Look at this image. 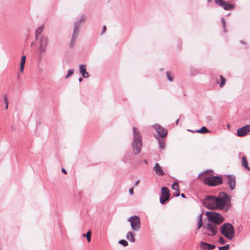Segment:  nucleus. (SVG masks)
Masks as SVG:
<instances>
[{
    "label": "nucleus",
    "instance_id": "nucleus-1",
    "mask_svg": "<svg viewBox=\"0 0 250 250\" xmlns=\"http://www.w3.org/2000/svg\"><path fill=\"white\" fill-rule=\"evenodd\" d=\"M231 196L225 192H221L218 196L207 195L204 198L203 204L210 209H221L228 211L231 207Z\"/></svg>",
    "mask_w": 250,
    "mask_h": 250
},
{
    "label": "nucleus",
    "instance_id": "nucleus-2",
    "mask_svg": "<svg viewBox=\"0 0 250 250\" xmlns=\"http://www.w3.org/2000/svg\"><path fill=\"white\" fill-rule=\"evenodd\" d=\"M133 140L132 147L135 155L139 154L141 150L142 138L141 133L135 127H133Z\"/></svg>",
    "mask_w": 250,
    "mask_h": 250
},
{
    "label": "nucleus",
    "instance_id": "nucleus-3",
    "mask_svg": "<svg viewBox=\"0 0 250 250\" xmlns=\"http://www.w3.org/2000/svg\"><path fill=\"white\" fill-rule=\"evenodd\" d=\"M220 231L226 238L229 240L232 239L234 237V227L229 223H226L223 225L220 228Z\"/></svg>",
    "mask_w": 250,
    "mask_h": 250
},
{
    "label": "nucleus",
    "instance_id": "nucleus-4",
    "mask_svg": "<svg viewBox=\"0 0 250 250\" xmlns=\"http://www.w3.org/2000/svg\"><path fill=\"white\" fill-rule=\"evenodd\" d=\"M85 17L84 15H82L81 17L79 19V21H76L74 22V27L72 37L71 40L70 41L69 46L70 47H72L75 42L77 40V39L79 36V32H80V23L83 22L85 21Z\"/></svg>",
    "mask_w": 250,
    "mask_h": 250
},
{
    "label": "nucleus",
    "instance_id": "nucleus-5",
    "mask_svg": "<svg viewBox=\"0 0 250 250\" xmlns=\"http://www.w3.org/2000/svg\"><path fill=\"white\" fill-rule=\"evenodd\" d=\"M206 215L208 216L209 221L217 225L221 224L224 220L221 214L215 212L207 211Z\"/></svg>",
    "mask_w": 250,
    "mask_h": 250
},
{
    "label": "nucleus",
    "instance_id": "nucleus-6",
    "mask_svg": "<svg viewBox=\"0 0 250 250\" xmlns=\"http://www.w3.org/2000/svg\"><path fill=\"white\" fill-rule=\"evenodd\" d=\"M39 45L38 50L39 52V57L41 58L42 55L46 52L49 43V39L47 37L42 35L39 39Z\"/></svg>",
    "mask_w": 250,
    "mask_h": 250
},
{
    "label": "nucleus",
    "instance_id": "nucleus-7",
    "mask_svg": "<svg viewBox=\"0 0 250 250\" xmlns=\"http://www.w3.org/2000/svg\"><path fill=\"white\" fill-rule=\"evenodd\" d=\"M204 182L205 184L210 186H216L221 184L223 180L221 176L210 175L204 178Z\"/></svg>",
    "mask_w": 250,
    "mask_h": 250
},
{
    "label": "nucleus",
    "instance_id": "nucleus-8",
    "mask_svg": "<svg viewBox=\"0 0 250 250\" xmlns=\"http://www.w3.org/2000/svg\"><path fill=\"white\" fill-rule=\"evenodd\" d=\"M131 229L134 231H138L140 228V218L138 215H132L128 218Z\"/></svg>",
    "mask_w": 250,
    "mask_h": 250
},
{
    "label": "nucleus",
    "instance_id": "nucleus-9",
    "mask_svg": "<svg viewBox=\"0 0 250 250\" xmlns=\"http://www.w3.org/2000/svg\"><path fill=\"white\" fill-rule=\"evenodd\" d=\"M169 189L167 187H162L161 188V195L160 197V203L164 204L166 201L169 199Z\"/></svg>",
    "mask_w": 250,
    "mask_h": 250
},
{
    "label": "nucleus",
    "instance_id": "nucleus-10",
    "mask_svg": "<svg viewBox=\"0 0 250 250\" xmlns=\"http://www.w3.org/2000/svg\"><path fill=\"white\" fill-rule=\"evenodd\" d=\"M217 225L213 223H208L207 224L206 229L209 231L208 233H205L208 236H212L217 234L218 230Z\"/></svg>",
    "mask_w": 250,
    "mask_h": 250
},
{
    "label": "nucleus",
    "instance_id": "nucleus-11",
    "mask_svg": "<svg viewBox=\"0 0 250 250\" xmlns=\"http://www.w3.org/2000/svg\"><path fill=\"white\" fill-rule=\"evenodd\" d=\"M237 134L239 137H244L250 134V125L238 128L237 130Z\"/></svg>",
    "mask_w": 250,
    "mask_h": 250
},
{
    "label": "nucleus",
    "instance_id": "nucleus-12",
    "mask_svg": "<svg viewBox=\"0 0 250 250\" xmlns=\"http://www.w3.org/2000/svg\"><path fill=\"white\" fill-rule=\"evenodd\" d=\"M153 127L157 132L159 137L163 138L167 136V131L163 127L159 125H155Z\"/></svg>",
    "mask_w": 250,
    "mask_h": 250
},
{
    "label": "nucleus",
    "instance_id": "nucleus-13",
    "mask_svg": "<svg viewBox=\"0 0 250 250\" xmlns=\"http://www.w3.org/2000/svg\"><path fill=\"white\" fill-rule=\"evenodd\" d=\"M227 176L228 178L227 184L229 186L230 190H233L236 186L235 177L232 175H228Z\"/></svg>",
    "mask_w": 250,
    "mask_h": 250
},
{
    "label": "nucleus",
    "instance_id": "nucleus-14",
    "mask_svg": "<svg viewBox=\"0 0 250 250\" xmlns=\"http://www.w3.org/2000/svg\"><path fill=\"white\" fill-rule=\"evenodd\" d=\"M86 65L83 64L79 65L80 73L83 78H87L90 76L88 72H86Z\"/></svg>",
    "mask_w": 250,
    "mask_h": 250
},
{
    "label": "nucleus",
    "instance_id": "nucleus-15",
    "mask_svg": "<svg viewBox=\"0 0 250 250\" xmlns=\"http://www.w3.org/2000/svg\"><path fill=\"white\" fill-rule=\"evenodd\" d=\"M200 247L201 250H212L215 248V246L203 242L201 243Z\"/></svg>",
    "mask_w": 250,
    "mask_h": 250
},
{
    "label": "nucleus",
    "instance_id": "nucleus-16",
    "mask_svg": "<svg viewBox=\"0 0 250 250\" xmlns=\"http://www.w3.org/2000/svg\"><path fill=\"white\" fill-rule=\"evenodd\" d=\"M153 170L156 173L159 175H163L165 174L162 167L158 163L155 164V165L153 167Z\"/></svg>",
    "mask_w": 250,
    "mask_h": 250
},
{
    "label": "nucleus",
    "instance_id": "nucleus-17",
    "mask_svg": "<svg viewBox=\"0 0 250 250\" xmlns=\"http://www.w3.org/2000/svg\"><path fill=\"white\" fill-rule=\"evenodd\" d=\"M225 10H232L235 8V5L229 3L228 1H226L224 5L221 6Z\"/></svg>",
    "mask_w": 250,
    "mask_h": 250
},
{
    "label": "nucleus",
    "instance_id": "nucleus-18",
    "mask_svg": "<svg viewBox=\"0 0 250 250\" xmlns=\"http://www.w3.org/2000/svg\"><path fill=\"white\" fill-rule=\"evenodd\" d=\"M126 238L127 240H128L131 243H134L135 242V239L134 238V234L131 231H129L127 233L126 235Z\"/></svg>",
    "mask_w": 250,
    "mask_h": 250
},
{
    "label": "nucleus",
    "instance_id": "nucleus-19",
    "mask_svg": "<svg viewBox=\"0 0 250 250\" xmlns=\"http://www.w3.org/2000/svg\"><path fill=\"white\" fill-rule=\"evenodd\" d=\"M196 132L200 133H205L209 132V131L208 129V128L206 127L203 126L200 129L196 130Z\"/></svg>",
    "mask_w": 250,
    "mask_h": 250
},
{
    "label": "nucleus",
    "instance_id": "nucleus-20",
    "mask_svg": "<svg viewBox=\"0 0 250 250\" xmlns=\"http://www.w3.org/2000/svg\"><path fill=\"white\" fill-rule=\"evenodd\" d=\"M158 141L160 148L162 149H164L165 148V143L164 141L160 139H158Z\"/></svg>",
    "mask_w": 250,
    "mask_h": 250
},
{
    "label": "nucleus",
    "instance_id": "nucleus-21",
    "mask_svg": "<svg viewBox=\"0 0 250 250\" xmlns=\"http://www.w3.org/2000/svg\"><path fill=\"white\" fill-rule=\"evenodd\" d=\"M248 162L247 161V159L245 157H243L242 158V166L245 167L246 168H247L248 166Z\"/></svg>",
    "mask_w": 250,
    "mask_h": 250
},
{
    "label": "nucleus",
    "instance_id": "nucleus-22",
    "mask_svg": "<svg viewBox=\"0 0 250 250\" xmlns=\"http://www.w3.org/2000/svg\"><path fill=\"white\" fill-rule=\"evenodd\" d=\"M91 231L90 230H89L85 234H83V237H86L87 241L88 242H90L91 241Z\"/></svg>",
    "mask_w": 250,
    "mask_h": 250
},
{
    "label": "nucleus",
    "instance_id": "nucleus-23",
    "mask_svg": "<svg viewBox=\"0 0 250 250\" xmlns=\"http://www.w3.org/2000/svg\"><path fill=\"white\" fill-rule=\"evenodd\" d=\"M202 225V213L200 214L199 216V219L198 222V226L197 229H199L201 228Z\"/></svg>",
    "mask_w": 250,
    "mask_h": 250
},
{
    "label": "nucleus",
    "instance_id": "nucleus-24",
    "mask_svg": "<svg viewBox=\"0 0 250 250\" xmlns=\"http://www.w3.org/2000/svg\"><path fill=\"white\" fill-rule=\"evenodd\" d=\"M43 25L39 26L37 28V29L36 30L35 34L39 35H41L43 31Z\"/></svg>",
    "mask_w": 250,
    "mask_h": 250
},
{
    "label": "nucleus",
    "instance_id": "nucleus-25",
    "mask_svg": "<svg viewBox=\"0 0 250 250\" xmlns=\"http://www.w3.org/2000/svg\"><path fill=\"white\" fill-rule=\"evenodd\" d=\"M220 78L221 79V83H220V86L222 87L224 86L226 83V79L223 76L220 75Z\"/></svg>",
    "mask_w": 250,
    "mask_h": 250
},
{
    "label": "nucleus",
    "instance_id": "nucleus-26",
    "mask_svg": "<svg viewBox=\"0 0 250 250\" xmlns=\"http://www.w3.org/2000/svg\"><path fill=\"white\" fill-rule=\"evenodd\" d=\"M3 101L5 104V108L6 110H7L8 109L9 103H8V98H7L6 94H5L3 96Z\"/></svg>",
    "mask_w": 250,
    "mask_h": 250
},
{
    "label": "nucleus",
    "instance_id": "nucleus-27",
    "mask_svg": "<svg viewBox=\"0 0 250 250\" xmlns=\"http://www.w3.org/2000/svg\"><path fill=\"white\" fill-rule=\"evenodd\" d=\"M215 3L216 5L221 7L226 2L225 0H215Z\"/></svg>",
    "mask_w": 250,
    "mask_h": 250
},
{
    "label": "nucleus",
    "instance_id": "nucleus-28",
    "mask_svg": "<svg viewBox=\"0 0 250 250\" xmlns=\"http://www.w3.org/2000/svg\"><path fill=\"white\" fill-rule=\"evenodd\" d=\"M221 22H222V26L223 27L224 32L225 33H226L227 32V30L226 28V22L225 19L224 18H221Z\"/></svg>",
    "mask_w": 250,
    "mask_h": 250
},
{
    "label": "nucleus",
    "instance_id": "nucleus-29",
    "mask_svg": "<svg viewBox=\"0 0 250 250\" xmlns=\"http://www.w3.org/2000/svg\"><path fill=\"white\" fill-rule=\"evenodd\" d=\"M131 154H128L127 155H126V156H125L123 159V161L125 163L129 161V160H131Z\"/></svg>",
    "mask_w": 250,
    "mask_h": 250
},
{
    "label": "nucleus",
    "instance_id": "nucleus-30",
    "mask_svg": "<svg viewBox=\"0 0 250 250\" xmlns=\"http://www.w3.org/2000/svg\"><path fill=\"white\" fill-rule=\"evenodd\" d=\"M172 188L176 191H179V186L177 183L174 182L172 185Z\"/></svg>",
    "mask_w": 250,
    "mask_h": 250
},
{
    "label": "nucleus",
    "instance_id": "nucleus-31",
    "mask_svg": "<svg viewBox=\"0 0 250 250\" xmlns=\"http://www.w3.org/2000/svg\"><path fill=\"white\" fill-rule=\"evenodd\" d=\"M119 243L122 245L124 247H126L128 245V242L125 240H121L119 241Z\"/></svg>",
    "mask_w": 250,
    "mask_h": 250
},
{
    "label": "nucleus",
    "instance_id": "nucleus-32",
    "mask_svg": "<svg viewBox=\"0 0 250 250\" xmlns=\"http://www.w3.org/2000/svg\"><path fill=\"white\" fill-rule=\"evenodd\" d=\"M229 244L226 245L223 247H219V250H229Z\"/></svg>",
    "mask_w": 250,
    "mask_h": 250
},
{
    "label": "nucleus",
    "instance_id": "nucleus-33",
    "mask_svg": "<svg viewBox=\"0 0 250 250\" xmlns=\"http://www.w3.org/2000/svg\"><path fill=\"white\" fill-rule=\"evenodd\" d=\"M74 69H69L68 71L67 75L65 76V78L67 79L70 77L74 73Z\"/></svg>",
    "mask_w": 250,
    "mask_h": 250
},
{
    "label": "nucleus",
    "instance_id": "nucleus-34",
    "mask_svg": "<svg viewBox=\"0 0 250 250\" xmlns=\"http://www.w3.org/2000/svg\"><path fill=\"white\" fill-rule=\"evenodd\" d=\"M167 79L170 81L172 82L173 80V76L171 75L170 73L169 72H167Z\"/></svg>",
    "mask_w": 250,
    "mask_h": 250
},
{
    "label": "nucleus",
    "instance_id": "nucleus-35",
    "mask_svg": "<svg viewBox=\"0 0 250 250\" xmlns=\"http://www.w3.org/2000/svg\"><path fill=\"white\" fill-rule=\"evenodd\" d=\"M25 62H26V56L25 55H23L21 57L20 64L25 65Z\"/></svg>",
    "mask_w": 250,
    "mask_h": 250
},
{
    "label": "nucleus",
    "instance_id": "nucleus-36",
    "mask_svg": "<svg viewBox=\"0 0 250 250\" xmlns=\"http://www.w3.org/2000/svg\"><path fill=\"white\" fill-rule=\"evenodd\" d=\"M219 243L221 244H224L226 243V241L222 236H220L219 240Z\"/></svg>",
    "mask_w": 250,
    "mask_h": 250
},
{
    "label": "nucleus",
    "instance_id": "nucleus-37",
    "mask_svg": "<svg viewBox=\"0 0 250 250\" xmlns=\"http://www.w3.org/2000/svg\"><path fill=\"white\" fill-rule=\"evenodd\" d=\"M24 65L20 64V71L21 73L23 72Z\"/></svg>",
    "mask_w": 250,
    "mask_h": 250
},
{
    "label": "nucleus",
    "instance_id": "nucleus-38",
    "mask_svg": "<svg viewBox=\"0 0 250 250\" xmlns=\"http://www.w3.org/2000/svg\"><path fill=\"white\" fill-rule=\"evenodd\" d=\"M106 30V26L105 25L104 26L103 30L102 31L101 34L103 35L104 33L105 32V31Z\"/></svg>",
    "mask_w": 250,
    "mask_h": 250
},
{
    "label": "nucleus",
    "instance_id": "nucleus-39",
    "mask_svg": "<svg viewBox=\"0 0 250 250\" xmlns=\"http://www.w3.org/2000/svg\"><path fill=\"white\" fill-rule=\"evenodd\" d=\"M129 192L130 194L132 195L133 194V188H131L129 189Z\"/></svg>",
    "mask_w": 250,
    "mask_h": 250
},
{
    "label": "nucleus",
    "instance_id": "nucleus-40",
    "mask_svg": "<svg viewBox=\"0 0 250 250\" xmlns=\"http://www.w3.org/2000/svg\"><path fill=\"white\" fill-rule=\"evenodd\" d=\"M62 171L64 174H66L67 173L66 170L64 168H62Z\"/></svg>",
    "mask_w": 250,
    "mask_h": 250
},
{
    "label": "nucleus",
    "instance_id": "nucleus-41",
    "mask_svg": "<svg viewBox=\"0 0 250 250\" xmlns=\"http://www.w3.org/2000/svg\"><path fill=\"white\" fill-rule=\"evenodd\" d=\"M140 182V180H138L135 183V186H137L139 183Z\"/></svg>",
    "mask_w": 250,
    "mask_h": 250
},
{
    "label": "nucleus",
    "instance_id": "nucleus-42",
    "mask_svg": "<svg viewBox=\"0 0 250 250\" xmlns=\"http://www.w3.org/2000/svg\"><path fill=\"white\" fill-rule=\"evenodd\" d=\"M174 196H176V197H178L180 195L179 193H175L174 194Z\"/></svg>",
    "mask_w": 250,
    "mask_h": 250
},
{
    "label": "nucleus",
    "instance_id": "nucleus-43",
    "mask_svg": "<svg viewBox=\"0 0 250 250\" xmlns=\"http://www.w3.org/2000/svg\"><path fill=\"white\" fill-rule=\"evenodd\" d=\"M181 197H182L183 198H186V195H185L184 193H182V194H181Z\"/></svg>",
    "mask_w": 250,
    "mask_h": 250
},
{
    "label": "nucleus",
    "instance_id": "nucleus-44",
    "mask_svg": "<svg viewBox=\"0 0 250 250\" xmlns=\"http://www.w3.org/2000/svg\"><path fill=\"white\" fill-rule=\"evenodd\" d=\"M38 36H39V35L35 34V37H36V40H37L38 39Z\"/></svg>",
    "mask_w": 250,
    "mask_h": 250
},
{
    "label": "nucleus",
    "instance_id": "nucleus-45",
    "mask_svg": "<svg viewBox=\"0 0 250 250\" xmlns=\"http://www.w3.org/2000/svg\"><path fill=\"white\" fill-rule=\"evenodd\" d=\"M82 81H83V79H82V78H81V77L79 78V81L80 82H82Z\"/></svg>",
    "mask_w": 250,
    "mask_h": 250
},
{
    "label": "nucleus",
    "instance_id": "nucleus-46",
    "mask_svg": "<svg viewBox=\"0 0 250 250\" xmlns=\"http://www.w3.org/2000/svg\"><path fill=\"white\" fill-rule=\"evenodd\" d=\"M178 122H179V119L177 120V121H176L175 124H176V125H178Z\"/></svg>",
    "mask_w": 250,
    "mask_h": 250
},
{
    "label": "nucleus",
    "instance_id": "nucleus-47",
    "mask_svg": "<svg viewBox=\"0 0 250 250\" xmlns=\"http://www.w3.org/2000/svg\"><path fill=\"white\" fill-rule=\"evenodd\" d=\"M247 169L248 170H250V167H248L247 168Z\"/></svg>",
    "mask_w": 250,
    "mask_h": 250
},
{
    "label": "nucleus",
    "instance_id": "nucleus-48",
    "mask_svg": "<svg viewBox=\"0 0 250 250\" xmlns=\"http://www.w3.org/2000/svg\"><path fill=\"white\" fill-rule=\"evenodd\" d=\"M20 74H18V78H20Z\"/></svg>",
    "mask_w": 250,
    "mask_h": 250
},
{
    "label": "nucleus",
    "instance_id": "nucleus-49",
    "mask_svg": "<svg viewBox=\"0 0 250 250\" xmlns=\"http://www.w3.org/2000/svg\"><path fill=\"white\" fill-rule=\"evenodd\" d=\"M144 162H145L146 164H147V161H146V160H144Z\"/></svg>",
    "mask_w": 250,
    "mask_h": 250
},
{
    "label": "nucleus",
    "instance_id": "nucleus-50",
    "mask_svg": "<svg viewBox=\"0 0 250 250\" xmlns=\"http://www.w3.org/2000/svg\"><path fill=\"white\" fill-rule=\"evenodd\" d=\"M208 2H210L211 1V0H208Z\"/></svg>",
    "mask_w": 250,
    "mask_h": 250
},
{
    "label": "nucleus",
    "instance_id": "nucleus-51",
    "mask_svg": "<svg viewBox=\"0 0 250 250\" xmlns=\"http://www.w3.org/2000/svg\"><path fill=\"white\" fill-rule=\"evenodd\" d=\"M240 42H241V43H244V42H243V41H241Z\"/></svg>",
    "mask_w": 250,
    "mask_h": 250
},
{
    "label": "nucleus",
    "instance_id": "nucleus-52",
    "mask_svg": "<svg viewBox=\"0 0 250 250\" xmlns=\"http://www.w3.org/2000/svg\"><path fill=\"white\" fill-rule=\"evenodd\" d=\"M33 45V42H32V43H31V45L32 46V45Z\"/></svg>",
    "mask_w": 250,
    "mask_h": 250
},
{
    "label": "nucleus",
    "instance_id": "nucleus-53",
    "mask_svg": "<svg viewBox=\"0 0 250 250\" xmlns=\"http://www.w3.org/2000/svg\"><path fill=\"white\" fill-rule=\"evenodd\" d=\"M188 131H190L191 132H193L192 130H188Z\"/></svg>",
    "mask_w": 250,
    "mask_h": 250
}]
</instances>
